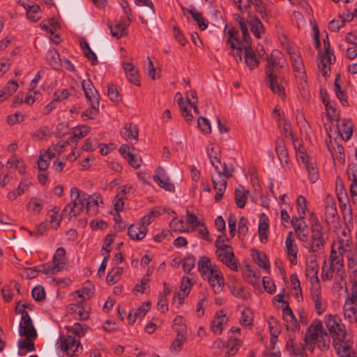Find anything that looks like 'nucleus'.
I'll return each mask as SVG.
<instances>
[{"label":"nucleus","mask_w":357,"mask_h":357,"mask_svg":"<svg viewBox=\"0 0 357 357\" xmlns=\"http://www.w3.org/2000/svg\"><path fill=\"white\" fill-rule=\"evenodd\" d=\"M331 55L323 54L319 56V61L318 63L319 68L323 76H328L331 73Z\"/></svg>","instance_id":"nucleus-36"},{"label":"nucleus","mask_w":357,"mask_h":357,"mask_svg":"<svg viewBox=\"0 0 357 357\" xmlns=\"http://www.w3.org/2000/svg\"><path fill=\"white\" fill-rule=\"evenodd\" d=\"M319 265L316 259V255L310 256V259L307 261L305 275L310 278L312 285V288H316V286L320 287L319 280L317 276Z\"/></svg>","instance_id":"nucleus-11"},{"label":"nucleus","mask_w":357,"mask_h":357,"mask_svg":"<svg viewBox=\"0 0 357 357\" xmlns=\"http://www.w3.org/2000/svg\"><path fill=\"white\" fill-rule=\"evenodd\" d=\"M350 195L352 203L357 205V175L356 173L352 174V183L350 185Z\"/></svg>","instance_id":"nucleus-58"},{"label":"nucleus","mask_w":357,"mask_h":357,"mask_svg":"<svg viewBox=\"0 0 357 357\" xmlns=\"http://www.w3.org/2000/svg\"><path fill=\"white\" fill-rule=\"evenodd\" d=\"M268 231V219L264 213H261L259 223V236L261 242L267 240Z\"/></svg>","instance_id":"nucleus-35"},{"label":"nucleus","mask_w":357,"mask_h":357,"mask_svg":"<svg viewBox=\"0 0 357 357\" xmlns=\"http://www.w3.org/2000/svg\"><path fill=\"white\" fill-rule=\"evenodd\" d=\"M214 294H219L222 291L224 287V278L220 275V271H217L214 274L206 277Z\"/></svg>","instance_id":"nucleus-20"},{"label":"nucleus","mask_w":357,"mask_h":357,"mask_svg":"<svg viewBox=\"0 0 357 357\" xmlns=\"http://www.w3.org/2000/svg\"><path fill=\"white\" fill-rule=\"evenodd\" d=\"M135 3L138 6H146V8L144 10L146 15L152 17L155 14V9L153 3L151 0H134Z\"/></svg>","instance_id":"nucleus-51"},{"label":"nucleus","mask_w":357,"mask_h":357,"mask_svg":"<svg viewBox=\"0 0 357 357\" xmlns=\"http://www.w3.org/2000/svg\"><path fill=\"white\" fill-rule=\"evenodd\" d=\"M265 82L274 93L278 94L282 99L286 97L284 87L282 85L284 82L283 77L278 74H272L270 70H268Z\"/></svg>","instance_id":"nucleus-7"},{"label":"nucleus","mask_w":357,"mask_h":357,"mask_svg":"<svg viewBox=\"0 0 357 357\" xmlns=\"http://www.w3.org/2000/svg\"><path fill=\"white\" fill-rule=\"evenodd\" d=\"M39 271L45 275H55L62 270L52 261L39 265Z\"/></svg>","instance_id":"nucleus-42"},{"label":"nucleus","mask_w":357,"mask_h":357,"mask_svg":"<svg viewBox=\"0 0 357 357\" xmlns=\"http://www.w3.org/2000/svg\"><path fill=\"white\" fill-rule=\"evenodd\" d=\"M243 47L245 50V61L247 66L251 70L257 68L259 66V61L257 59L253 50L251 48V45H243Z\"/></svg>","instance_id":"nucleus-25"},{"label":"nucleus","mask_w":357,"mask_h":357,"mask_svg":"<svg viewBox=\"0 0 357 357\" xmlns=\"http://www.w3.org/2000/svg\"><path fill=\"white\" fill-rule=\"evenodd\" d=\"M254 315L252 311L245 307L242 313L240 319V323L242 326L252 327L253 326Z\"/></svg>","instance_id":"nucleus-45"},{"label":"nucleus","mask_w":357,"mask_h":357,"mask_svg":"<svg viewBox=\"0 0 357 357\" xmlns=\"http://www.w3.org/2000/svg\"><path fill=\"white\" fill-rule=\"evenodd\" d=\"M344 315L350 322H357V305L344 303Z\"/></svg>","instance_id":"nucleus-40"},{"label":"nucleus","mask_w":357,"mask_h":357,"mask_svg":"<svg viewBox=\"0 0 357 357\" xmlns=\"http://www.w3.org/2000/svg\"><path fill=\"white\" fill-rule=\"evenodd\" d=\"M238 31L235 28L232 27L228 31V38L226 40V44L229 45L235 52L233 53V56L236 60L241 61L242 59V50L243 42H241L237 36Z\"/></svg>","instance_id":"nucleus-9"},{"label":"nucleus","mask_w":357,"mask_h":357,"mask_svg":"<svg viewBox=\"0 0 357 357\" xmlns=\"http://www.w3.org/2000/svg\"><path fill=\"white\" fill-rule=\"evenodd\" d=\"M129 25V22H126L123 20H121L115 25L113 26L112 24H108V26L110 29L112 36L113 37H116V38H119L126 34V29Z\"/></svg>","instance_id":"nucleus-29"},{"label":"nucleus","mask_w":357,"mask_h":357,"mask_svg":"<svg viewBox=\"0 0 357 357\" xmlns=\"http://www.w3.org/2000/svg\"><path fill=\"white\" fill-rule=\"evenodd\" d=\"M253 259L259 266L264 269L269 268V263L265 253L257 250L253 254Z\"/></svg>","instance_id":"nucleus-49"},{"label":"nucleus","mask_w":357,"mask_h":357,"mask_svg":"<svg viewBox=\"0 0 357 357\" xmlns=\"http://www.w3.org/2000/svg\"><path fill=\"white\" fill-rule=\"evenodd\" d=\"M351 343L347 338L333 341V347L339 357H357L356 354L351 349Z\"/></svg>","instance_id":"nucleus-16"},{"label":"nucleus","mask_w":357,"mask_h":357,"mask_svg":"<svg viewBox=\"0 0 357 357\" xmlns=\"http://www.w3.org/2000/svg\"><path fill=\"white\" fill-rule=\"evenodd\" d=\"M249 192V190H246L245 188L242 185H239L235 190L234 199L236 206L240 208H244L246 202H247V194Z\"/></svg>","instance_id":"nucleus-33"},{"label":"nucleus","mask_w":357,"mask_h":357,"mask_svg":"<svg viewBox=\"0 0 357 357\" xmlns=\"http://www.w3.org/2000/svg\"><path fill=\"white\" fill-rule=\"evenodd\" d=\"M197 126L204 134L211 132V125L207 119L204 117H199L197 119Z\"/></svg>","instance_id":"nucleus-61"},{"label":"nucleus","mask_w":357,"mask_h":357,"mask_svg":"<svg viewBox=\"0 0 357 357\" xmlns=\"http://www.w3.org/2000/svg\"><path fill=\"white\" fill-rule=\"evenodd\" d=\"M84 192H80L78 188H73L70 190L72 202L67 204L63 208L62 216H68L69 218H75L84 208L85 201L82 200Z\"/></svg>","instance_id":"nucleus-3"},{"label":"nucleus","mask_w":357,"mask_h":357,"mask_svg":"<svg viewBox=\"0 0 357 357\" xmlns=\"http://www.w3.org/2000/svg\"><path fill=\"white\" fill-rule=\"evenodd\" d=\"M211 180L213 188L220 192H225L227 188V180L225 178L218 175H212Z\"/></svg>","instance_id":"nucleus-50"},{"label":"nucleus","mask_w":357,"mask_h":357,"mask_svg":"<svg viewBox=\"0 0 357 357\" xmlns=\"http://www.w3.org/2000/svg\"><path fill=\"white\" fill-rule=\"evenodd\" d=\"M47 60L53 69L59 70L60 68L61 59L59 52L56 50H50L47 52Z\"/></svg>","instance_id":"nucleus-41"},{"label":"nucleus","mask_w":357,"mask_h":357,"mask_svg":"<svg viewBox=\"0 0 357 357\" xmlns=\"http://www.w3.org/2000/svg\"><path fill=\"white\" fill-rule=\"evenodd\" d=\"M153 180L160 188L167 191L173 192L175 189L174 185L170 182L165 170L161 167L156 169L155 174L153 175Z\"/></svg>","instance_id":"nucleus-14"},{"label":"nucleus","mask_w":357,"mask_h":357,"mask_svg":"<svg viewBox=\"0 0 357 357\" xmlns=\"http://www.w3.org/2000/svg\"><path fill=\"white\" fill-rule=\"evenodd\" d=\"M227 321V318L222 311L218 312L211 323V329L215 333H221L223 325Z\"/></svg>","instance_id":"nucleus-27"},{"label":"nucleus","mask_w":357,"mask_h":357,"mask_svg":"<svg viewBox=\"0 0 357 357\" xmlns=\"http://www.w3.org/2000/svg\"><path fill=\"white\" fill-rule=\"evenodd\" d=\"M349 247V240H340L338 242V246L337 248V250H335L333 248V245H332L331 251L334 252L336 255H340L342 258V261H344L343 259V255L347 251V248Z\"/></svg>","instance_id":"nucleus-53"},{"label":"nucleus","mask_w":357,"mask_h":357,"mask_svg":"<svg viewBox=\"0 0 357 357\" xmlns=\"http://www.w3.org/2000/svg\"><path fill=\"white\" fill-rule=\"evenodd\" d=\"M321 332V321L317 319L314 320L309 326L304 339L305 343L310 351H314L316 339H317L319 335H320Z\"/></svg>","instance_id":"nucleus-8"},{"label":"nucleus","mask_w":357,"mask_h":357,"mask_svg":"<svg viewBox=\"0 0 357 357\" xmlns=\"http://www.w3.org/2000/svg\"><path fill=\"white\" fill-rule=\"evenodd\" d=\"M66 255V250L63 248H59L55 254L53 256L52 261L56 265L57 267L61 268V270L63 269L65 261L64 257Z\"/></svg>","instance_id":"nucleus-48"},{"label":"nucleus","mask_w":357,"mask_h":357,"mask_svg":"<svg viewBox=\"0 0 357 357\" xmlns=\"http://www.w3.org/2000/svg\"><path fill=\"white\" fill-rule=\"evenodd\" d=\"M236 20L239 24L240 29L242 32L243 40L241 42H243V45H251V38L250 36L248 27L243 19L241 18V17H238Z\"/></svg>","instance_id":"nucleus-52"},{"label":"nucleus","mask_w":357,"mask_h":357,"mask_svg":"<svg viewBox=\"0 0 357 357\" xmlns=\"http://www.w3.org/2000/svg\"><path fill=\"white\" fill-rule=\"evenodd\" d=\"M121 134L127 141L132 139L137 141L139 134L138 128L135 124L127 123L121 130Z\"/></svg>","instance_id":"nucleus-31"},{"label":"nucleus","mask_w":357,"mask_h":357,"mask_svg":"<svg viewBox=\"0 0 357 357\" xmlns=\"http://www.w3.org/2000/svg\"><path fill=\"white\" fill-rule=\"evenodd\" d=\"M80 342L71 335L66 337L61 342L60 347L67 355H74L77 352Z\"/></svg>","instance_id":"nucleus-19"},{"label":"nucleus","mask_w":357,"mask_h":357,"mask_svg":"<svg viewBox=\"0 0 357 357\" xmlns=\"http://www.w3.org/2000/svg\"><path fill=\"white\" fill-rule=\"evenodd\" d=\"M90 129V127L87 126L75 127L73 129V135L68 139L71 143L77 144L80 139L84 137L89 132Z\"/></svg>","instance_id":"nucleus-39"},{"label":"nucleus","mask_w":357,"mask_h":357,"mask_svg":"<svg viewBox=\"0 0 357 357\" xmlns=\"http://www.w3.org/2000/svg\"><path fill=\"white\" fill-rule=\"evenodd\" d=\"M234 172V167L232 164L223 163L221 166V172L218 176L228 179L232 176V174Z\"/></svg>","instance_id":"nucleus-56"},{"label":"nucleus","mask_w":357,"mask_h":357,"mask_svg":"<svg viewBox=\"0 0 357 357\" xmlns=\"http://www.w3.org/2000/svg\"><path fill=\"white\" fill-rule=\"evenodd\" d=\"M311 236L308 245V252L311 253H322L326 241L324 238L322 226L318 220L311 224Z\"/></svg>","instance_id":"nucleus-2"},{"label":"nucleus","mask_w":357,"mask_h":357,"mask_svg":"<svg viewBox=\"0 0 357 357\" xmlns=\"http://www.w3.org/2000/svg\"><path fill=\"white\" fill-rule=\"evenodd\" d=\"M282 317L284 321L287 323L286 326L287 330L296 331L299 329V325L297 323L296 319L288 306H285L282 310Z\"/></svg>","instance_id":"nucleus-22"},{"label":"nucleus","mask_w":357,"mask_h":357,"mask_svg":"<svg viewBox=\"0 0 357 357\" xmlns=\"http://www.w3.org/2000/svg\"><path fill=\"white\" fill-rule=\"evenodd\" d=\"M282 54L280 51L274 50L271 56L267 59V65L265 68V73L267 75V70H270L272 74H279L280 69L282 67Z\"/></svg>","instance_id":"nucleus-12"},{"label":"nucleus","mask_w":357,"mask_h":357,"mask_svg":"<svg viewBox=\"0 0 357 357\" xmlns=\"http://www.w3.org/2000/svg\"><path fill=\"white\" fill-rule=\"evenodd\" d=\"M31 295L36 301L39 302L45 298V291L42 286H36L32 289Z\"/></svg>","instance_id":"nucleus-60"},{"label":"nucleus","mask_w":357,"mask_h":357,"mask_svg":"<svg viewBox=\"0 0 357 357\" xmlns=\"http://www.w3.org/2000/svg\"><path fill=\"white\" fill-rule=\"evenodd\" d=\"M27 208L29 210L40 213L43 208V204L36 197H32L27 204Z\"/></svg>","instance_id":"nucleus-63"},{"label":"nucleus","mask_w":357,"mask_h":357,"mask_svg":"<svg viewBox=\"0 0 357 357\" xmlns=\"http://www.w3.org/2000/svg\"><path fill=\"white\" fill-rule=\"evenodd\" d=\"M218 151H215V148L212 146L210 150H208V155L213 167H215L217 174L221 172V166L222 164L220 161V158L218 155Z\"/></svg>","instance_id":"nucleus-38"},{"label":"nucleus","mask_w":357,"mask_h":357,"mask_svg":"<svg viewBox=\"0 0 357 357\" xmlns=\"http://www.w3.org/2000/svg\"><path fill=\"white\" fill-rule=\"evenodd\" d=\"M335 276H341L342 278L347 277V274L341 256H337L334 252H331L329 264H327L326 260L324 261L321 277L323 281H331Z\"/></svg>","instance_id":"nucleus-1"},{"label":"nucleus","mask_w":357,"mask_h":357,"mask_svg":"<svg viewBox=\"0 0 357 357\" xmlns=\"http://www.w3.org/2000/svg\"><path fill=\"white\" fill-rule=\"evenodd\" d=\"M123 68L129 82L139 86L140 84L139 75L136 67L132 63L123 62Z\"/></svg>","instance_id":"nucleus-21"},{"label":"nucleus","mask_w":357,"mask_h":357,"mask_svg":"<svg viewBox=\"0 0 357 357\" xmlns=\"http://www.w3.org/2000/svg\"><path fill=\"white\" fill-rule=\"evenodd\" d=\"M197 268L201 275L205 278L211 274H214L218 268L215 265H213L211 259L207 257H201L197 263Z\"/></svg>","instance_id":"nucleus-17"},{"label":"nucleus","mask_w":357,"mask_h":357,"mask_svg":"<svg viewBox=\"0 0 357 357\" xmlns=\"http://www.w3.org/2000/svg\"><path fill=\"white\" fill-rule=\"evenodd\" d=\"M286 349L291 356L305 357V347L302 343L294 342L292 339L287 340Z\"/></svg>","instance_id":"nucleus-24"},{"label":"nucleus","mask_w":357,"mask_h":357,"mask_svg":"<svg viewBox=\"0 0 357 357\" xmlns=\"http://www.w3.org/2000/svg\"><path fill=\"white\" fill-rule=\"evenodd\" d=\"M296 204L297 211L299 214V216H301V218H304L307 211L305 198L302 195L298 196L297 198Z\"/></svg>","instance_id":"nucleus-59"},{"label":"nucleus","mask_w":357,"mask_h":357,"mask_svg":"<svg viewBox=\"0 0 357 357\" xmlns=\"http://www.w3.org/2000/svg\"><path fill=\"white\" fill-rule=\"evenodd\" d=\"M147 233L146 227L140 228L138 225H131L128 229V235L132 240H142Z\"/></svg>","instance_id":"nucleus-34"},{"label":"nucleus","mask_w":357,"mask_h":357,"mask_svg":"<svg viewBox=\"0 0 357 357\" xmlns=\"http://www.w3.org/2000/svg\"><path fill=\"white\" fill-rule=\"evenodd\" d=\"M291 224L296 234L297 238L302 242H307L308 240V227L304 218L293 217Z\"/></svg>","instance_id":"nucleus-10"},{"label":"nucleus","mask_w":357,"mask_h":357,"mask_svg":"<svg viewBox=\"0 0 357 357\" xmlns=\"http://www.w3.org/2000/svg\"><path fill=\"white\" fill-rule=\"evenodd\" d=\"M151 307V303L147 301L142 303L137 309L132 310V312L135 314V317L142 318Z\"/></svg>","instance_id":"nucleus-57"},{"label":"nucleus","mask_w":357,"mask_h":357,"mask_svg":"<svg viewBox=\"0 0 357 357\" xmlns=\"http://www.w3.org/2000/svg\"><path fill=\"white\" fill-rule=\"evenodd\" d=\"M351 293L345 303L357 305V281H354L350 289Z\"/></svg>","instance_id":"nucleus-64"},{"label":"nucleus","mask_w":357,"mask_h":357,"mask_svg":"<svg viewBox=\"0 0 357 357\" xmlns=\"http://www.w3.org/2000/svg\"><path fill=\"white\" fill-rule=\"evenodd\" d=\"M19 303H17V306L16 307V312L22 314L21 321L20 323V328H24L25 327H28L27 326H33L32 320L28 314V312L24 310V309L22 308V307L19 306Z\"/></svg>","instance_id":"nucleus-43"},{"label":"nucleus","mask_w":357,"mask_h":357,"mask_svg":"<svg viewBox=\"0 0 357 357\" xmlns=\"http://www.w3.org/2000/svg\"><path fill=\"white\" fill-rule=\"evenodd\" d=\"M24 328H20V335L25 337V340H19L17 342L18 355L24 356L26 351H34L36 350L33 340L37 337V333L34 326H27Z\"/></svg>","instance_id":"nucleus-4"},{"label":"nucleus","mask_w":357,"mask_h":357,"mask_svg":"<svg viewBox=\"0 0 357 357\" xmlns=\"http://www.w3.org/2000/svg\"><path fill=\"white\" fill-rule=\"evenodd\" d=\"M192 284L188 277H183L181 282L180 291L174 295V300L176 298L179 300V304L183 303L185 297H186L191 289Z\"/></svg>","instance_id":"nucleus-26"},{"label":"nucleus","mask_w":357,"mask_h":357,"mask_svg":"<svg viewBox=\"0 0 357 357\" xmlns=\"http://www.w3.org/2000/svg\"><path fill=\"white\" fill-rule=\"evenodd\" d=\"M123 269L121 267H114L108 273L106 280L107 284L112 285L116 283L122 275Z\"/></svg>","instance_id":"nucleus-44"},{"label":"nucleus","mask_w":357,"mask_h":357,"mask_svg":"<svg viewBox=\"0 0 357 357\" xmlns=\"http://www.w3.org/2000/svg\"><path fill=\"white\" fill-rule=\"evenodd\" d=\"M275 151L278 155V158L280 162L282 164L283 162L287 163L288 162V153L287 151V148L284 144V142L282 139H278L275 141Z\"/></svg>","instance_id":"nucleus-32"},{"label":"nucleus","mask_w":357,"mask_h":357,"mask_svg":"<svg viewBox=\"0 0 357 357\" xmlns=\"http://www.w3.org/2000/svg\"><path fill=\"white\" fill-rule=\"evenodd\" d=\"M325 323L334 340H342L347 338L344 325L337 315H328L326 317Z\"/></svg>","instance_id":"nucleus-5"},{"label":"nucleus","mask_w":357,"mask_h":357,"mask_svg":"<svg viewBox=\"0 0 357 357\" xmlns=\"http://www.w3.org/2000/svg\"><path fill=\"white\" fill-rule=\"evenodd\" d=\"M240 328H231L228 332V340L225 345V356L230 357L235 355L241 344Z\"/></svg>","instance_id":"nucleus-6"},{"label":"nucleus","mask_w":357,"mask_h":357,"mask_svg":"<svg viewBox=\"0 0 357 357\" xmlns=\"http://www.w3.org/2000/svg\"><path fill=\"white\" fill-rule=\"evenodd\" d=\"M249 24L253 35L257 38H261L265 33V28L260 20L256 16H250Z\"/></svg>","instance_id":"nucleus-28"},{"label":"nucleus","mask_w":357,"mask_h":357,"mask_svg":"<svg viewBox=\"0 0 357 357\" xmlns=\"http://www.w3.org/2000/svg\"><path fill=\"white\" fill-rule=\"evenodd\" d=\"M215 254L218 258L232 271H237L238 267L235 261V256L231 248L223 251H216Z\"/></svg>","instance_id":"nucleus-18"},{"label":"nucleus","mask_w":357,"mask_h":357,"mask_svg":"<svg viewBox=\"0 0 357 357\" xmlns=\"http://www.w3.org/2000/svg\"><path fill=\"white\" fill-rule=\"evenodd\" d=\"M59 211L60 208L57 206H55L49 211L50 223L52 224V227L55 228H57L60 226V222L61 221V217L60 218H57Z\"/></svg>","instance_id":"nucleus-55"},{"label":"nucleus","mask_w":357,"mask_h":357,"mask_svg":"<svg viewBox=\"0 0 357 357\" xmlns=\"http://www.w3.org/2000/svg\"><path fill=\"white\" fill-rule=\"evenodd\" d=\"M290 58L294 70L298 73H304V64L301 55L298 53L293 52L290 54Z\"/></svg>","instance_id":"nucleus-47"},{"label":"nucleus","mask_w":357,"mask_h":357,"mask_svg":"<svg viewBox=\"0 0 357 357\" xmlns=\"http://www.w3.org/2000/svg\"><path fill=\"white\" fill-rule=\"evenodd\" d=\"M311 298L314 302L315 310L317 314H321L325 310V305L321 302L320 287L316 286V288H311Z\"/></svg>","instance_id":"nucleus-30"},{"label":"nucleus","mask_w":357,"mask_h":357,"mask_svg":"<svg viewBox=\"0 0 357 357\" xmlns=\"http://www.w3.org/2000/svg\"><path fill=\"white\" fill-rule=\"evenodd\" d=\"M325 215L327 220L333 222L337 215L336 204L335 201L330 198L326 199L325 206Z\"/></svg>","instance_id":"nucleus-37"},{"label":"nucleus","mask_w":357,"mask_h":357,"mask_svg":"<svg viewBox=\"0 0 357 357\" xmlns=\"http://www.w3.org/2000/svg\"><path fill=\"white\" fill-rule=\"evenodd\" d=\"M82 200L85 201L84 208L89 215L93 216L98 212L99 203L102 204L100 197L98 194L89 195L87 193H83Z\"/></svg>","instance_id":"nucleus-13"},{"label":"nucleus","mask_w":357,"mask_h":357,"mask_svg":"<svg viewBox=\"0 0 357 357\" xmlns=\"http://www.w3.org/2000/svg\"><path fill=\"white\" fill-rule=\"evenodd\" d=\"M293 232L289 231L287 234V236L285 241V245L287 248V253L290 257V261L292 264H296L297 261V252L298 248L297 245L294 243V239L293 238Z\"/></svg>","instance_id":"nucleus-23"},{"label":"nucleus","mask_w":357,"mask_h":357,"mask_svg":"<svg viewBox=\"0 0 357 357\" xmlns=\"http://www.w3.org/2000/svg\"><path fill=\"white\" fill-rule=\"evenodd\" d=\"M82 88L84 91L86 98L89 100L93 107L99 106L100 96L99 93L94 88V86L91 80H84L82 83Z\"/></svg>","instance_id":"nucleus-15"},{"label":"nucleus","mask_w":357,"mask_h":357,"mask_svg":"<svg viewBox=\"0 0 357 357\" xmlns=\"http://www.w3.org/2000/svg\"><path fill=\"white\" fill-rule=\"evenodd\" d=\"M39 12V6L35 3L31 4V8L26 11V17L29 20L36 22L40 19Z\"/></svg>","instance_id":"nucleus-54"},{"label":"nucleus","mask_w":357,"mask_h":357,"mask_svg":"<svg viewBox=\"0 0 357 357\" xmlns=\"http://www.w3.org/2000/svg\"><path fill=\"white\" fill-rule=\"evenodd\" d=\"M84 301H79L76 304L71 305V310L76 312L81 320H86L89 317V311L83 307V302Z\"/></svg>","instance_id":"nucleus-46"},{"label":"nucleus","mask_w":357,"mask_h":357,"mask_svg":"<svg viewBox=\"0 0 357 357\" xmlns=\"http://www.w3.org/2000/svg\"><path fill=\"white\" fill-rule=\"evenodd\" d=\"M304 166L307 171L309 179L312 183H314L319 177L317 169L310 162H306V165Z\"/></svg>","instance_id":"nucleus-62"}]
</instances>
